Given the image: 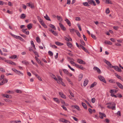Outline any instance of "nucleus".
<instances>
[{
	"label": "nucleus",
	"mask_w": 123,
	"mask_h": 123,
	"mask_svg": "<svg viewBox=\"0 0 123 123\" xmlns=\"http://www.w3.org/2000/svg\"><path fill=\"white\" fill-rule=\"evenodd\" d=\"M116 83L119 88L122 89H123V87L122 85L121 84L118 82H117Z\"/></svg>",
	"instance_id": "10"
},
{
	"label": "nucleus",
	"mask_w": 123,
	"mask_h": 123,
	"mask_svg": "<svg viewBox=\"0 0 123 123\" xmlns=\"http://www.w3.org/2000/svg\"><path fill=\"white\" fill-rule=\"evenodd\" d=\"M44 17L47 20L50 21H51V20L49 18L47 15H46V16H44Z\"/></svg>",
	"instance_id": "33"
},
{
	"label": "nucleus",
	"mask_w": 123,
	"mask_h": 123,
	"mask_svg": "<svg viewBox=\"0 0 123 123\" xmlns=\"http://www.w3.org/2000/svg\"><path fill=\"white\" fill-rule=\"evenodd\" d=\"M33 52L35 54V55H37V57H39V55H38V53L37 52L35 51L34 50L33 51Z\"/></svg>",
	"instance_id": "43"
},
{
	"label": "nucleus",
	"mask_w": 123,
	"mask_h": 123,
	"mask_svg": "<svg viewBox=\"0 0 123 123\" xmlns=\"http://www.w3.org/2000/svg\"><path fill=\"white\" fill-rule=\"evenodd\" d=\"M91 37L93 38L94 39H96V38L95 36L94 35L91 34Z\"/></svg>",
	"instance_id": "51"
},
{
	"label": "nucleus",
	"mask_w": 123,
	"mask_h": 123,
	"mask_svg": "<svg viewBox=\"0 0 123 123\" xmlns=\"http://www.w3.org/2000/svg\"><path fill=\"white\" fill-rule=\"evenodd\" d=\"M27 4L28 5V6L32 8H34V5H31L30 3H27Z\"/></svg>",
	"instance_id": "31"
},
{
	"label": "nucleus",
	"mask_w": 123,
	"mask_h": 123,
	"mask_svg": "<svg viewBox=\"0 0 123 123\" xmlns=\"http://www.w3.org/2000/svg\"><path fill=\"white\" fill-rule=\"evenodd\" d=\"M11 35L12 36L15 37L17 39H18L19 38V37H19V36L15 35H13L12 34Z\"/></svg>",
	"instance_id": "47"
},
{
	"label": "nucleus",
	"mask_w": 123,
	"mask_h": 123,
	"mask_svg": "<svg viewBox=\"0 0 123 123\" xmlns=\"http://www.w3.org/2000/svg\"><path fill=\"white\" fill-rule=\"evenodd\" d=\"M22 62L23 63L25 64L26 65H27L29 64V62L27 61L26 60H24L22 61Z\"/></svg>",
	"instance_id": "30"
},
{
	"label": "nucleus",
	"mask_w": 123,
	"mask_h": 123,
	"mask_svg": "<svg viewBox=\"0 0 123 123\" xmlns=\"http://www.w3.org/2000/svg\"><path fill=\"white\" fill-rule=\"evenodd\" d=\"M53 99L57 103H60L59 100L58 98H54Z\"/></svg>",
	"instance_id": "23"
},
{
	"label": "nucleus",
	"mask_w": 123,
	"mask_h": 123,
	"mask_svg": "<svg viewBox=\"0 0 123 123\" xmlns=\"http://www.w3.org/2000/svg\"><path fill=\"white\" fill-rule=\"evenodd\" d=\"M0 70L2 72H5V69L2 68H0Z\"/></svg>",
	"instance_id": "53"
},
{
	"label": "nucleus",
	"mask_w": 123,
	"mask_h": 123,
	"mask_svg": "<svg viewBox=\"0 0 123 123\" xmlns=\"http://www.w3.org/2000/svg\"><path fill=\"white\" fill-rule=\"evenodd\" d=\"M88 81H89L88 79H85L84 83V86H85L86 85L88 82Z\"/></svg>",
	"instance_id": "12"
},
{
	"label": "nucleus",
	"mask_w": 123,
	"mask_h": 123,
	"mask_svg": "<svg viewBox=\"0 0 123 123\" xmlns=\"http://www.w3.org/2000/svg\"><path fill=\"white\" fill-rule=\"evenodd\" d=\"M117 71L119 72H120L122 71V70L120 68H119L118 66H117Z\"/></svg>",
	"instance_id": "37"
},
{
	"label": "nucleus",
	"mask_w": 123,
	"mask_h": 123,
	"mask_svg": "<svg viewBox=\"0 0 123 123\" xmlns=\"http://www.w3.org/2000/svg\"><path fill=\"white\" fill-rule=\"evenodd\" d=\"M72 107H73L74 108H76L77 109L78 111H80V109L79 107L77 105H74L72 106Z\"/></svg>",
	"instance_id": "14"
},
{
	"label": "nucleus",
	"mask_w": 123,
	"mask_h": 123,
	"mask_svg": "<svg viewBox=\"0 0 123 123\" xmlns=\"http://www.w3.org/2000/svg\"><path fill=\"white\" fill-rule=\"evenodd\" d=\"M16 73L18 74L19 75H20V74H21L22 75H23V74L19 71H18Z\"/></svg>",
	"instance_id": "38"
},
{
	"label": "nucleus",
	"mask_w": 123,
	"mask_h": 123,
	"mask_svg": "<svg viewBox=\"0 0 123 123\" xmlns=\"http://www.w3.org/2000/svg\"><path fill=\"white\" fill-rule=\"evenodd\" d=\"M82 105L83 107L86 109H87V108L86 104L83 102H82L81 104Z\"/></svg>",
	"instance_id": "27"
},
{
	"label": "nucleus",
	"mask_w": 123,
	"mask_h": 123,
	"mask_svg": "<svg viewBox=\"0 0 123 123\" xmlns=\"http://www.w3.org/2000/svg\"><path fill=\"white\" fill-rule=\"evenodd\" d=\"M105 43L106 44H108L109 45H111L112 44V43L111 42L109 41H106L105 42Z\"/></svg>",
	"instance_id": "25"
},
{
	"label": "nucleus",
	"mask_w": 123,
	"mask_h": 123,
	"mask_svg": "<svg viewBox=\"0 0 123 123\" xmlns=\"http://www.w3.org/2000/svg\"><path fill=\"white\" fill-rule=\"evenodd\" d=\"M95 98H92L91 100V101L92 103H94L95 101Z\"/></svg>",
	"instance_id": "58"
},
{
	"label": "nucleus",
	"mask_w": 123,
	"mask_h": 123,
	"mask_svg": "<svg viewBox=\"0 0 123 123\" xmlns=\"http://www.w3.org/2000/svg\"><path fill=\"white\" fill-rule=\"evenodd\" d=\"M108 105L107 108L108 109H111L112 110H115L116 104L114 102H111L108 103L106 104Z\"/></svg>",
	"instance_id": "1"
},
{
	"label": "nucleus",
	"mask_w": 123,
	"mask_h": 123,
	"mask_svg": "<svg viewBox=\"0 0 123 123\" xmlns=\"http://www.w3.org/2000/svg\"><path fill=\"white\" fill-rule=\"evenodd\" d=\"M115 75L116 76V77L118 79L121 80L122 81L123 80L121 78V77L119 75H118L116 73H115Z\"/></svg>",
	"instance_id": "28"
},
{
	"label": "nucleus",
	"mask_w": 123,
	"mask_h": 123,
	"mask_svg": "<svg viewBox=\"0 0 123 123\" xmlns=\"http://www.w3.org/2000/svg\"><path fill=\"white\" fill-rule=\"evenodd\" d=\"M49 26L50 27L53 29L54 30H56V28L53 25L51 24H50L49 25Z\"/></svg>",
	"instance_id": "20"
},
{
	"label": "nucleus",
	"mask_w": 123,
	"mask_h": 123,
	"mask_svg": "<svg viewBox=\"0 0 123 123\" xmlns=\"http://www.w3.org/2000/svg\"><path fill=\"white\" fill-rule=\"evenodd\" d=\"M110 95L111 96L114 97L115 98H117V96H116V95L113 94H111Z\"/></svg>",
	"instance_id": "54"
},
{
	"label": "nucleus",
	"mask_w": 123,
	"mask_h": 123,
	"mask_svg": "<svg viewBox=\"0 0 123 123\" xmlns=\"http://www.w3.org/2000/svg\"><path fill=\"white\" fill-rule=\"evenodd\" d=\"M55 43L57 45L61 46L63 45V43H61L59 42H55Z\"/></svg>",
	"instance_id": "17"
},
{
	"label": "nucleus",
	"mask_w": 123,
	"mask_h": 123,
	"mask_svg": "<svg viewBox=\"0 0 123 123\" xmlns=\"http://www.w3.org/2000/svg\"><path fill=\"white\" fill-rule=\"evenodd\" d=\"M68 67L71 69V70L74 72L75 71V70L74 69L72 68L69 65H68Z\"/></svg>",
	"instance_id": "46"
},
{
	"label": "nucleus",
	"mask_w": 123,
	"mask_h": 123,
	"mask_svg": "<svg viewBox=\"0 0 123 123\" xmlns=\"http://www.w3.org/2000/svg\"><path fill=\"white\" fill-rule=\"evenodd\" d=\"M80 20V18L79 17H75V20L76 21H79Z\"/></svg>",
	"instance_id": "61"
},
{
	"label": "nucleus",
	"mask_w": 123,
	"mask_h": 123,
	"mask_svg": "<svg viewBox=\"0 0 123 123\" xmlns=\"http://www.w3.org/2000/svg\"><path fill=\"white\" fill-rule=\"evenodd\" d=\"M67 45L69 47L71 48L72 46V43L70 42H67Z\"/></svg>",
	"instance_id": "19"
},
{
	"label": "nucleus",
	"mask_w": 123,
	"mask_h": 123,
	"mask_svg": "<svg viewBox=\"0 0 123 123\" xmlns=\"http://www.w3.org/2000/svg\"><path fill=\"white\" fill-rule=\"evenodd\" d=\"M52 33L55 36H58V33L54 31H53Z\"/></svg>",
	"instance_id": "40"
},
{
	"label": "nucleus",
	"mask_w": 123,
	"mask_h": 123,
	"mask_svg": "<svg viewBox=\"0 0 123 123\" xmlns=\"http://www.w3.org/2000/svg\"><path fill=\"white\" fill-rule=\"evenodd\" d=\"M98 78L101 81L105 83H106V82L105 79L104 77L102 76H98Z\"/></svg>",
	"instance_id": "3"
},
{
	"label": "nucleus",
	"mask_w": 123,
	"mask_h": 123,
	"mask_svg": "<svg viewBox=\"0 0 123 123\" xmlns=\"http://www.w3.org/2000/svg\"><path fill=\"white\" fill-rule=\"evenodd\" d=\"M65 21H66L67 24L69 26H71V24L70 21L68 20V19L67 18H66L65 19Z\"/></svg>",
	"instance_id": "13"
},
{
	"label": "nucleus",
	"mask_w": 123,
	"mask_h": 123,
	"mask_svg": "<svg viewBox=\"0 0 123 123\" xmlns=\"http://www.w3.org/2000/svg\"><path fill=\"white\" fill-rule=\"evenodd\" d=\"M117 91H118L116 90L111 89L110 91L109 92L111 94H113L116 93Z\"/></svg>",
	"instance_id": "7"
},
{
	"label": "nucleus",
	"mask_w": 123,
	"mask_h": 123,
	"mask_svg": "<svg viewBox=\"0 0 123 123\" xmlns=\"http://www.w3.org/2000/svg\"><path fill=\"white\" fill-rule=\"evenodd\" d=\"M83 4L85 6H90V5L88 4V3L87 2H84L83 3Z\"/></svg>",
	"instance_id": "32"
},
{
	"label": "nucleus",
	"mask_w": 123,
	"mask_h": 123,
	"mask_svg": "<svg viewBox=\"0 0 123 123\" xmlns=\"http://www.w3.org/2000/svg\"><path fill=\"white\" fill-rule=\"evenodd\" d=\"M56 17L57 18L58 20L59 21H62V19L61 17L57 15L56 16Z\"/></svg>",
	"instance_id": "18"
},
{
	"label": "nucleus",
	"mask_w": 123,
	"mask_h": 123,
	"mask_svg": "<svg viewBox=\"0 0 123 123\" xmlns=\"http://www.w3.org/2000/svg\"><path fill=\"white\" fill-rule=\"evenodd\" d=\"M16 92L17 93H21L22 92L20 90H16Z\"/></svg>",
	"instance_id": "55"
},
{
	"label": "nucleus",
	"mask_w": 123,
	"mask_h": 123,
	"mask_svg": "<svg viewBox=\"0 0 123 123\" xmlns=\"http://www.w3.org/2000/svg\"><path fill=\"white\" fill-rule=\"evenodd\" d=\"M80 43H81L82 44V45H83V46L85 45V43L83 40H80Z\"/></svg>",
	"instance_id": "36"
},
{
	"label": "nucleus",
	"mask_w": 123,
	"mask_h": 123,
	"mask_svg": "<svg viewBox=\"0 0 123 123\" xmlns=\"http://www.w3.org/2000/svg\"><path fill=\"white\" fill-rule=\"evenodd\" d=\"M19 37L18 39H19L21 41L23 42H25V40L21 37L19 36Z\"/></svg>",
	"instance_id": "50"
},
{
	"label": "nucleus",
	"mask_w": 123,
	"mask_h": 123,
	"mask_svg": "<svg viewBox=\"0 0 123 123\" xmlns=\"http://www.w3.org/2000/svg\"><path fill=\"white\" fill-rule=\"evenodd\" d=\"M36 40L37 42L38 43H39L40 42V40L38 37H36Z\"/></svg>",
	"instance_id": "35"
},
{
	"label": "nucleus",
	"mask_w": 123,
	"mask_h": 123,
	"mask_svg": "<svg viewBox=\"0 0 123 123\" xmlns=\"http://www.w3.org/2000/svg\"><path fill=\"white\" fill-rule=\"evenodd\" d=\"M103 1L105 2L106 4H112L113 3L110 0H103Z\"/></svg>",
	"instance_id": "8"
},
{
	"label": "nucleus",
	"mask_w": 123,
	"mask_h": 123,
	"mask_svg": "<svg viewBox=\"0 0 123 123\" xmlns=\"http://www.w3.org/2000/svg\"><path fill=\"white\" fill-rule=\"evenodd\" d=\"M36 60L37 62L39 64H40L41 65H43V64L41 63V61L38 58Z\"/></svg>",
	"instance_id": "29"
},
{
	"label": "nucleus",
	"mask_w": 123,
	"mask_h": 123,
	"mask_svg": "<svg viewBox=\"0 0 123 123\" xmlns=\"http://www.w3.org/2000/svg\"><path fill=\"white\" fill-rule=\"evenodd\" d=\"M63 71H64V72L66 74H68V71L66 69H63Z\"/></svg>",
	"instance_id": "45"
},
{
	"label": "nucleus",
	"mask_w": 123,
	"mask_h": 123,
	"mask_svg": "<svg viewBox=\"0 0 123 123\" xmlns=\"http://www.w3.org/2000/svg\"><path fill=\"white\" fill-rule=\"evenodd\" d=\"M12 61L10 60H7L5 61V62H7L8 63L11 64L12 62Z\"/></svg>",
	"instance_id": "57"
},
{
	"label": "nucleus",
	"mask_w": 123,
	"mask_h": 123,
	"mask_svg": "<svg viewBox=\"0 0 123 123\" xmlns=\"http://www.w3.org/2000/svg\"><path fill=\"white\" fill-rule=\"evenodd\" d=\"M87 2L89 4L91 5L93 4L94 6H95L96 5V3L93 0H87Z\"/></svg>",
	"instance_id": "2"
},
{
	"label": "nucleus",
	"mask_w": 123,
	"mask_h": 123,
	"mask_svg": "<svg viewBox=\"0 0 123 123\" xmlns=\"http://www.w3.org/2000/svg\"><path fill=\"white\" fill-rule=\"evenodd\" d=\"M37 19L38 21H39L40 22H41V21H42L43 20L41 19V18L39 16H38L37 17Z\"/></svg>",
	"instance_id": "48"
},
{
	"label": "nucleus",
	"mask_w": 123,
	"mask_h": 123,
	"mask_svg": "<svg viewBox=\"0 0 123 123\" xmlns=\"http://www.w3.org/2000/svg\"><path fill=\"white\" fill-rule=\"evenodd\" d=\"M65 120V119H64L63 118H61L59 119V121L60 122H62L64 123Z\"/></svg>",
	"instance_id": "39"
},
{
	"label": "nucleus",
	"mask_w": 123,
	"mask_h": 123,
	"mask_svg": "<svg viewBox=\"0 0 123 123\" xmlns=\"http://www.w3.org/2000/svg\"><path fill=\"white\" fill-rule=\"evenodd\" d=\"M6 97L7 98H12V96L11 95L9 96L8 95L6 94Z\"/></svg>",
	"instance_id": "56"
},
{
	"label": "nucleus",
	"mask_w": 123,
	"mask_h": 123,
	"mask_svg": "<svg viewBox=\"0 0 123 123\" xmlns=\"http://www.w3.org/2000/svg\"><path fill=\"white\" fill-rule=\"evenodd\" d=\"M59 25L62 30L64 31H65L66 30V28L61 23H59Z\"/></svg>",
	"instance_id": "6"
},
{
	"label": "nucleus",
	"mask_w": 123,
	"mask_h": 123,
	"mask_svg": "<svg viewBox=\"0 0 123 123\" xmlns=\"http://www.w3.org/2000/svg\"><path fill=\"white\" fill-rule=\"evenodd\" d=\"M59 94L60 96L62 98L64 99L66 98V96L64 95L62 92H59Z\"/></svg>",
	"instance_id": "9"
},
{
	"label": "nucleus",
	"mask_w": 123,
	"mask_h": 123,
	"mask_svg": "<svg viewBox=\"0 0 123 123\" xmlns=\"http://www.w3.org/2000/svg\"><path fill=\"white\" fill-rule=\"evenodd\" d=\"M48 54L50 56H52L53 55V53L51 51H49L48 52Z\"/></svg>",
	"instance_id": "44"
},
{
	"label": "nucleus",
	"mask_w": 123,
	"mask_h": 123,
	"mask_svg": "<svg viewBox=\"0 0 123 123\" xmlns=\"http://www.w3.org/2000/svg\"><path fill=\"white\" fill-rule=\"evenodd\" d=\"M83 76V75L82 74H80L79 76V80L80 81L81 80V79L82 78Z\"/></svg>",
	"instance_id": "21"
},
{
	"label": "nucleus",
	"mask_w": 123,
	"mask_h": 123,
	"mask_svg": "<svg viewBox=\"0 0 123 123\" xmlns=\"http://www.w3.org/2000/svg\"><path fill=\"white\" fill-rule=\"evenodd\" d=\"M74 61H73V60H72V61L70 60V63L71 64H72V65H74L75 64V63L74 62Z\"/></svg>",
	"instance_id": "63"
},
{
	"label": "nucleus",
	"mask_w": 123,
	"mask_h": 123,
	"mask_svg": "<svg viewBox=\"0 0 123 123\" xmlns=\"http://www.w3.org/2000/svg\"><path fill=\"white\" fill-rule=\"evenodd\" d=\"M4 75L2 74L0 76V80H1L2 79H4Z\"/></svg>",
	"instance_id": "59"
},
{
	"label": "nucleus",
	"mask_w": 123,
	"mask_h": 123,
	"mask_svg": "<svg viewBox=\"0 0 123 123\" xmlns=\"http://www.w3.org/2000/svg\"><path fill=\"white\" fill-rule=\"evenodd\" d=\"M17 55H13L9 57L10 58L12 59H15L17 58Z\"/></svg>",
	"instance_id": "22"
},
{
	"label": "nucleus",
	"mask_w": 123,
	"mask_h": 123,
	"mask_svg": "<svg viewBox=\"0 0 123 123\" xmlns=\"http://www.w3.org/2000/svg\"><path fill=\"white\" fill-rule=\"evenodd\" d=\"M27 27L28 29L30 30L32 27V25L31 24H29L27 25Z\"/></svg>",
	"instance_id": "15"
},
{
	"label": "nucleus",
	"mask_w": 123,
	"mask_h": 123,
	"mask_svg": "<svg viewBox=\"0 0 123 123\" xmlns=\"http://www.w3.org/2000/svg\"><path fill=\"white\" fill-rule=\"evenodd\" d=\"M105 62H106L107 64L110 68H111L112 67V65L107 60H105Z\"/></svg>",
	"instance_id": "11"
},
{
	"label": "nucleus",
	"mask_w": 123,
	"mask_h": 123,
	"mask_svg": "<svg viewBox=\"0 0 123 123\" xmlns=\"http://www.w3.org/2000/svg\"><path fill=\"white\" fill-rule=\"evenodd\" d=\"M85 102H86V103L88 105H89V106L91 108H92V106L91 105H90V103H89V102L88 101H87L86 100Z\"/></svg>",
	"instance_id": "49"
},
{
	"label": "nucleus",
	"mask_w": 123,
	"mask_h": 123,
	"mask_svg": "<svg viewBox=\"0 0 123 123\" xmlns=\"http://www.w3.org/2000/svg\"><path fill=\"white\" fill-rule=\"evenodd\" d=\"M105 12L106 13L108 14L110 12V10H109V8H107L105 11Z\"/></svg>",
	"instance_id": "52"
},
{
	"label": "nucleus",
	"mask_w": 123,
	"mask_h": 123,
	"mask_svg": "<svg viewBox=\"0 0 123 123\" xmlns=\"http://www.w3.org/2000/svg\"><path fill=\"white\" fill-rule=\"evenodd\" d=\"M64 38L65 39L66 41L68 42H69V39L67 37H64Z\"/></svg>",
	"instance_id": "64"
},
{
	"label": "nucleus",
	"mask_w": 123,
	"mask_h": 123,
	"mask_svg": "<svg viewBox=\"0 0 123 123\" xmlns=\"http://www.w3.org/2000/svg\"><path fill=\"white\" fill-rule=\"evenodd\" d=\"M99 117L101 119H103V113H102L100 112H99Z\"/></svg>",
	"instance_id": "16"
},
{
	"label": "nucleus",
	"mask_w": 123,
	"mask_h": 123,
	"mask_svg": "<svg viewBox=\"0 0 123 123\" xmlns=\"http://www.w3.org/2000/svg\"><path fill=\"white\" fill-rule=\"evenodd\" d=\"M62 107L63 108V109L65 111H67V109L66 107H65L64 105H62Z\"/></svg>",
	"instance_id": "60"
},
{
	"label": "nucleus",
	"mask_w": 123,
	"mask_h": 123,
	"mask_svg": "<svg viewBox=\"0 0 123 123\" xmlns=\"http://www.w3.org/2000/svg\"><path fill=\"white\" fill-rule=\"evenodd\" d=\"M109 81L111 83H115L114 81L112 79H111L109 80Z\"/></svg>",
	"instance_id": "62"
},
{
	"label": "nucleus",
	"mask_w": 123,
	"mask_h": 123,
	"mask_svg": "<svg viewBox=\"0 0 123 123\" xmlns=\"http://www.w3.org/2000/svg\"><path fill=\"white\" fill-rule=\"evenodd\" d=\"M93 69L94 70H96L98 73L100 74L101 73V72L100 70L98 68L96 67H94L93 68Z\"/></svg>",
	"instance_id": "5"
},
{
	"label": "nucleus",
	"mask_w": 123,
	"mask_h": 123,
	"mask_svg": "<svg viewBox=\"0 0 123 123\" xmlns=\"http://www.w3.org/2000/svg\"><path fill=\"white\" fill-rule=\"evenodd\" d=\"M50 46L51 47L54 48L56 49L57 48L56 46L54 45H51V44H50Z\"/></svg>",
	"instance_id": "42"
},
{
	"label": "nucleus",
	"mask_w": 123,
	"mask_h": 123,
	"mask_svg": "<svg viewBox=\"0 0 123 123\" xmlns=\"http://www.w3.org/2000/svg\"><path fill=\"white\" fill-rule=\"evenodd\" d=\"M78 68H79L82 70H84L85 69V68L83 67L81 65H79Z\"/></svg>",
	"instance_id": "34"
},
{
	"label": "nucleus",
	"mask_w": 123,
	"mask_h": 123,
	"mask_svg": "<svg viewBox=\"0 0 123 123\" xmlns=\"http://www.w3.org/2000/svg\"><path fill=\"white\" fill-rule=\"evenodd\" d=\"M77 62L80 63V64H86L85 62L83 61L82 60L80 59H78L77 60Z\"/></svg>",
	"instance_id": "4"
},
{
	"label": "nucleus",
	"mask_w": 123,
	"mask_h": 123,
	"mask_svg": "<svg viewBox=\"0 0 123 123\" xmlns=\"http://www.w3.org/2000/svg\"><path fill=\"white\" fill-rule=\"evenodd\" d=\"M97 84V83L96 82H94L90 86V88H92L95 86Z\"/></svg>",
	"instance_id": "24"
},
{
	"label": "nucleus",
	"mask_w": 123,
	"mask_h": 123,
	"mask_svg": "<svg viewBox=\"0 0 123 123\" xmlns=\"http://www.w3.org/2000/svg\"><path fill=\"white\" fill-rule=\"evenodd\" d=\"M25 17L26 16L25 14L24 13H23L21 15L20 18L21 19H24Z\"/></svg>",
	"instance_id": "26"
},
{
	"label": "nucleus",
	"mask_w": 123,
	"mask_h": 123,
	"mask_svg": "<svg viewBox=\"0 0 123 123\" xmlns=\"http://www.w3.org/2000/svg\"><path fill=\"white\" fill-rule=\"evenodd\" d=\"M69 30L70 31V32L72 33L73 34L74 33V31H75V30L73 28L72 29H69Z\"/></svg>",
	"instance_id": "41"
}]
</instances>
